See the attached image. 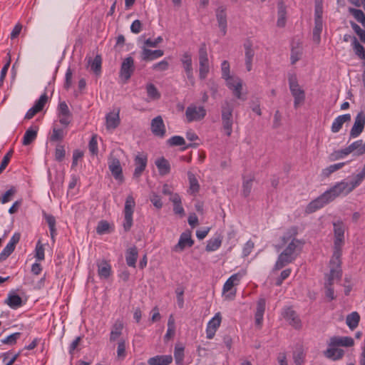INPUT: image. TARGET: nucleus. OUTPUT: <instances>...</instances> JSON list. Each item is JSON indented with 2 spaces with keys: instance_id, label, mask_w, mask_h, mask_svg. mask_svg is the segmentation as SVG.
Instances as JSON below:
<instances>
[{
  "instance_id": "obj_1",
  "label": "nucleus",
  "mask_w": 365,
  "mask_h": 365,
  "mask_svg": "<svg viewBox=\"0 0 365 365\" xmlns=\"http://www.w3.org/2000/svg\"><path fill=\"white\" fill-rule=\"evenodd\" d=\"M334 244L332 255L327 264L329 272L324 273V296L328 302L336 299L334 282L342 278V249L345 245V225L341 220L333 222Z\"/></svg>"
},
{
  "instance_id": "obj_2",
  "label": "nucleus",
  "mask_w": 365,
  "mask_h": 365,
  "mask_svg": "<svg viewBox=\"0 0 365 365\" xmlns=\"http://www.w3.org/2000/svg\"><path fill=\"white\" fill-rule=\"evenodd\" d=\"M297 234L298 227L292 226L281 237V244L276 246L277 249L279 250L287 244V245L283 252L279 255L274 267V270H279L288 264L292 263L300 253L304 245V241L297 239L296 236Z\"/></svg>"
},
{
  "instance_id": "obj_3",
  "label": "nucleus",
  "mask_w": 365,
  "mask_h": 365,
  "mask_svg": "<svg viewBox=\"0 0 365 365\" xmlns=\"http://www.w3.org/2000/svg\"><path fill=\"white\" fill-rule=\"evenodd\" d=\"M365 178V164L362 170L356 175L354 181L350 182L341 181L336 183L329 190L321 195V207L328 204L341 195H346L351 192Z\"/></svg>"
},
{
  "instance_id": "obj_4",
  "label": "nucleus",
  "mask_w": 365,
  "mask_h": 365,
  "mask_svg": "<svg viewBox=\"0 0 365 365\" xmlns=\"http://www.w3.org/2000/svg\"><path fill=\"white\" fill-rule=\"evenodd\" d=\"M234 106L230 101L225 100L221 104L222 125L226 135L230 137L232 133Z\"/></svg>"
},
{
  "instance_id": "obj_5",
  "label": "nucleus",
  "mask_w": 365,
  "mask_h": 365,
  "mask_svg": "<svg viewBox=\"0 0 365 365\" xmlns=\"http://www.w3.org/2000/svg\"><path fill=\"white\" fill-rule=\"evenodd\" d=\"M135 202L132 195H128L125 202L124 222L123 224L125 232H128L133 225V214Z\"/></svg>"
},
{
  "instance_id": "obj_6",
  "label": "nucleus",
  "mask_w": 365,
  "mask_h": 365,
  "mask_svg": "<svg viewBox=\"0 0 365 365\" xmlns=\"http://www.w3.org/2000/svg\"><path fill=\"white\" fill-rule=\"evenodd\" d=\"M135 71L134 59L131 56L125 58L121 63L120 77L126 83Z\"/></svg>"
},
{
  "instance_id": "obj_7",
  "label": "nucleus",
  "mask_w": 365,
  "mask_h": 365,
  "mask_svg": "<svg viewBox=\"0 0 365 365\" xmlns=\"http://www.w3.org/2000/svg\"><path fill=\"white\" fill-rule=\"evenodd\" d=\"M185 115L189 123L192 121H197L205 118L206 115V110L203 106L197 107L191 105L187 108Z\"/></svg>"
},
{
  "instance_id": "obj_8",
  "label": "nucleus",
  "mask_w": 365,
  "mask_h": 365,
  "mask_svg": "<svg viewBox=\"0 0 365 365\" xmlns=\"http://www.w3.org/2000/svg\"><path fill=\"white\" fill-rule=\"evenodd\" d=\"M365 126V114L363 111L359 112L356 118L354 123L350 130L349 139L359 136L363 132Z\"/></svg>"
},
{
  "instance_id": "obj_9",
  "label": "nucleus",
  "mask_w": 365,
  "mask_h": 365,
  "mask_svg": "<svg viewBox=\"0 0 365 365\" xmlns=\"http://www.w3.org/2000/svg\"><path fill=\"white\" fill-rule=\"evenodd\" d=\"M148 163L147 155L144 153L138 154L134 159L135 170L133 178L139 179L143 171L145 170Z\"/></svg>"
},
{
  "instance_id": "obj_10",
  "label": "nucleus",
  "mask_w": 365,
  "mask_h": 365,
  "mask_svg": "<svg viewBox=\"0 0 365 365\" xmlns=\"http://www.w3.org/2000/svg\"><path fill=\"white\" fill-rule=\"evenodd\" d=\"M303 55L302 42L299 38H294L291 43V63L295 64L299 61Z\"/></svg>"
},
{
  "instance_id": "obj_11",
  "label": "nucleus",
  "mask_w": 365,
  "mask_h": 365,
  "mask_svg": "<svg viewBox=\"0 0 365 365\" xmlns=\"http://www.w3.org/2000/svg\"><path fill=\"white\" fill-rule=\"evenodd\" d=\"M282 316L294 328L297 329L301 328V320L297 312L292 307L284 308L282 312Z\"/></svg>"
},
{
  "instance_id": "obj_12",
  "label": "nucleus",
  "mask_w": 365,
  "mask_h": 365,
  "mask_svg": "<svg viewBox=\"0 0 365 365\" xmlns=\"http://www.w3.org/2000/svg\"><path fill=\"white\" fill-rule=\"evenodd\" d=\"M20 238V233L16 232L13 235L9 242L0 253V262L5 260L11 255V254L14 251L16 245L19 243Z\"/></svg>"
},
{
  "instance_id": "obj_13",
  "label": "nucleus",
  "mask_w": 365,
  "mask_h": 365,
  "mask_svg": "<svg viewBox=\"0 0 365 365\" xmlns=\"http://www.w3.org/2000/svg\"><path fill=\"white\" fill-rule=\"evenodd\" d=\"M227 86L232 91L233 95L240 100L245 101L246 97L242 93V81L235 77L232 78V81H228L226 82Z\"/></svg>"
},
{
  "instance_id": "obj_14",
  "label": "nucleus",
  "mask_w": 365,
  "mask_h": 365,
  "mask_svg": "<svg viewBox=\"0 0 365 365\" xmlns=\"http://www.w3.org/2000/svg\"><path fill=\"white\" fill-rule=\"evenodd\" d=\"M194 244V240L191 237V232L187 230L180 235L179 241L175 245L173 250L175 252H182L186 247H191Z\"/></svg>"
},
{
  "instance_id": "obj_15",
  "label": "nucleus",
  "mask_w": 365,
  "mask_h": 365,
  "mask_svg": "<svg viewBox=\"0 0 365 365\" xmlns=\"http://www.w3.org/2000/svg\"><path fill=\"white\" fill-rule=\"evenodd\" d=\"M108 168L115 180H123L122 167L120 160L113 156L108 158Z\"/></svg>"
},
{
  "instance_id": "obj_16",
  "label": "nucleus",
  "mask_w": 365,
  "mask_h": 365,
  "mask_svg": "<svg viewBox=\"0 0 365 365\" xmlns=\"http://www.w3.org/2000/svg\"><path fill=\"white\" fill-rule=\"evenodd\" d=\"M150 129L153 134L155 136L162 138L165 135V126L160 115L154 118L151 120Z\"/></svg>"
},
{
  "instance_id": "obj_17",
  "label": "nucleus",
  "mask_w": 365,
  "mask_h": 365,
  "mask_svg": "<svg viewBox=\"0 0 365 365\" xmlns=\"http://www.w3.org/2000/svg\"><path fill=\"white\" fill-rule=\"evenodd\" d=\"M58 118L60 123L65 126L71 123V113L65 101L58 105Z\"/></svg>"
},
{
  "instance_id": "obj_18",
  "label": "nucleus",
  "mask_w": 365,
  "mask_h": 365,
  "mask_svg": "<svg viewBox=\"0 0 365 365\" xmlns=\"http://www.w3.org/2000/svg\"><path fill=\"white\" fill-rule=\"evenodd\" d=\"M288 81L290 92L293 97L305 94L304 91L299 86L297 75L294 73H288Z\"/></svg>"
},
{
  "instance_id": "obj_19",
  "label": "nucleus",
  "mask_w": 365,
  "mask_h": 365,
  "mask_svg": "<svg viewBox=\"0 0 365 365\" xmlns=\"http://www.w3.org/2000/svg\"><path fill=\"white\" fill-rule=\"evenodd\" d=\"M221 316L220 313H217L213 318L207 323L206 328L207 338L211 339L214 337L217 328L221 323Z\"/></svg>"
},
{
  "instance_id": "obj_20",
  "label": "nucleus",
  "mask_w": 365,
  "mask_h": 365,
  "mask_svg": "<svg viewBox=\"0 0 365 365\" xmlns=\"http://www.w3.org/2000/svg\"><path fill=\"white\" fill-rule=\"evenodd\" d=\"M216 18L222 35L227 33V14L225 6H219L216 10Z\"/></svg>"
},
{
  "instance_id": "obj_21",
  "label": "nucleus",
  "mask_w": 365,
  "mask_h": 365,
  "mask_svg": "<svg viewBox=\"0 0 365 365\" xmlns=\"http://www.w3.org/2000/svg\"><path fill=\"white\" fill-rule=\"evenodd\" d=\"M354 344V341L351 336H333L330 339V345L332 346L351 347Z\"/></svg>"
},
{
  "instance_id": "obj_22",
  "label": "nucleus",
  "mask_w": 365,
  "mask_h": 365,
  "mask_svg": "<svg viewBox=\"0 0 365 365\" xmlns=\"http://www.w3.org/2000/svg\"><path fill=\"white\" fill-rule=\"evenodd\" d=\"M344 355V351L337 346H332L329 344V348L324 351V356L333 361L340 360Z\"/></svg>"
},
{
  "instance_id": "obj_23",
  "label": "nucleus",
  "mask_w": 365,
  "mask_h": 365,
  "mask_svg": "<svg viewBox=\"0 0 365 365\" xmlns=\"http://www.w3.org/2000/svg\"><path fill=\"white\" fill-rule=\"evenodd\" d=\"M120 119L119 110L110 112L106 116V126L107 130L115 129L120 125Z\"/></svg>"
},
{
  "instance_id": "obj_24",
  "label": "nucleus",
  "mask_w": 365,
  "mask_h": 365,
  "mask_svg": "<svg viewBox=\"0 0 365 365\" xmlns=\"http://www.w3.org/2000/svg\"><path fill=\"white\" fill-rule=\"evenodd\" d=\"M351 119L349 113L344 114L337 116L332 123L331 130L332 133H338L345 123L350 122Z\"/></svg>"
},
{
  "instance_id": "obj_25",
  "label": "nucleus",
  "mask_w": 365,
  "mask_h": 365,
  "mask_svg": "<svg viewBox=\"0 0 365 365\" xmlns=\"http://www.w3.org/2000/svg\"><path fill=\"white\" fill-rule=\"evenodd\" d=\"M244 48L246 68L248 71H250L252 67V60L255 56V51L252 49V43L249 41L244 43Z\"/></svg>"
},
{
  "instance_id": "obj_26",
  "label": "nucleus",
  "mask_w": 365,
  "mask_h": 365,
  "mask_svg": "<svg viewBox=\"0 0 365 365\" xmlns=\"http://www.w3.org/2000/svg\"><path fill=\"white\" fill-rule=\"evenodd\" d=\"M163 54L164 52L163 50L158 49L153 51L145 47H143V51L141 52V58L143 61H149L160 58L163 56Z\"/></svg>"
},
{
  "instance_id": "obj_27",
  "label": "nucleus",
  "mask_w": 365,
  "mask_h": 365,
  "mask_svg": "<svg viewBox=\"0 0 365 365\" xmlns=\"http://www.w3.org/2000/svg\"><path fill=\"white\" fill-rule=\"evenodd\" d=\"M266 300L264 298H259L257 303L255 312V324L261 326L263 321V316L265 311Z\"/></svg>"
},
{
  "instance_id": "obj_28",
  "label": "nucleus",
  "mask_w": 365,
  "mask_h": 365,
  "mask_svg": "<svg viewBox=\"0 0 365 365\" xmlns=\"http://www.w3.org/2000/svg\"><path fill=\"white\" fill-rule=\"evenodd\" d=\"M173 362L171 355H158L148 360L149 365H169Z\"/></svg>"
},
{
  "instance_id": "obj_29",
  "label": "nucleus",
  "mask_w": 365,
  "mask_h": 365,
  "mask_svg": "<svg viewBox=\"0 0 365 365\" xmlns=\"http://www.w3.org/2000/svg\"><path fill=\"white\" fill-rule=\"evenodd\" d=\"M287 7L282 0L277 3V15L278 19L277 25L279 27H284L286 24Z\"/></svg>"
},
{
  "instance_id": "obj_30",
  "label": "nucleus",
  "mask_w": 365,
  "mask_h": 365,
  "mask_svg": "<svg viewBox=\"0 0 365 365\" xmlns=\"http://www.w3.org/2000/svg\"><path fill=\"white\" fill-rule=\"evenodd\" d=\"M138 257V251L135 246H133L126 250L125 260L129 267H135V264Z\"/></svg>"
},
{
  "instance_id": "obj_31",
  "label": "nucleus",
  "mask_w": 365,
  "mask_h": 365,
  "mask_svg": "<svg viewBox=\"0 0 365 365\" xmlns=\"http://www.w3.org/2000/svg\"><path fill=\"white\" fill-rule=\"evenodd\" d=\"M315 26L313 31V41L319 43V1L315 0Z\"/></svg>"
},
{
  "instance_id": "obj_32",
  "label": "nucleus",
  "mask_w": 365,
  "mask_h": 365,
  "mask_svg": "<svg viewBox=\"0 0 365 365\" xmlns=\"http://www.w3.org/2000/svg\"><path fill=\"white\" fill-rule=\"evenodd\" d=\"M38 126L31 127L25 132L22 143L24 145H29L34 141L37 137Z\"/></svg>"
},
{
  "instance_id": "obj_33",
  "label": "nucleus",
  "mask_w": 365,
  "mask_h": 365,
  "mask_svg": "<svg viewBox=\"0 0 365 365\" xmlns=\"http://www.w3.org/2000/svg\"><path fill=\"white\" fill-rule=\"evenodd\" d=\"M155 163L160 175H165L170 172V165L164 157L158 158Z\"/></svg>"
},
{
  "instance_id": "obj_34",
  "label": "nucleus",
  "mask_w": 365,
  "mask_h": 365,
  "mask_svg": "<svg viewBox=\"0 0 365 365\" xmlns=\"http://www.w3.org/2000/svg\"><path fill=\"white\" fill-rule=\"evenodd\" d=\"M123 329V322L120 319H117L112 326V329L110 334V341H115L122 334Z\"/></svg>"
},
{
  "instance_id": "obj_35",
  "label": "nucleus",
  "mask_w": 365,
  "mask_h": 365,
  "mask_svg": "<svg viewBox=\"0 0 365 365\" xmlns=\"http://www.w3.org/2000/svg\"><path fill=\"white\" fill-rule=\"evenodd\" d=\"M170 200L173 203V212L175 215H178L180 217L185 215V210L181 205V198L177 193L172 195Z\"/></svg>"
},
{
  "instance_id": "obj_36",
  "label": "nucleus",
  "mask_w": 365,
  "mask_h": 365,
  "mask_svg": "<svg viewBox=\"0 0 365 365\" xmlns=\"http://www.w3.org/2000/svg\"><path fill=\"white\" fill-rule=\"evenodd\" d=\"M5 303L12 309H17L22 305V299L16 294L9 293Z\"/></svg>"
},
{
  "instance_id": "obj_37",
  "label": "nucleus",
  "mask_w": 365,
  "mask_h": 365,
  "mask_svg": "<svg viewBox=\"0 0 365 365\" xmlns=\"http://www.w3.org/2000/svg\"><path fill=\"white\" fill-rule=\"evenodd\" d=\"M222 237L220 235L212 237L207 241V244L205 247L207 252H213L217 250L222 244Z\"/></svg>"
},
{
  "instance_id": "obj_38",
  "label": "nucleus",
  "mask_w": 365,
  "mask_h": 365,
  "mask_svg": "<svg viewBox=\"0 0 365 365\" xmlns=\"http://www.w3.org/2000/svg\"><path fill=\"white\" fill-rule=\"evenodd\" d=\"M351 46L355 54L361 59L365 61V49L355 36L352 37Z\"/></svg>"
},
{
  "instance_id": "obj_39",
  "label": "nucleus",
  "mask_w": 365,
  "mask_h": 365,
  "mask_svg": "<svg viewBox=\"0 0 365 365\" xmlns=\"http://www.w3.org/2000/svg\"><path fill=\"white\" fill-rule=\"evenodd\" d=\"M305 354L302 345H297L293 352V359L296 365H302L304 361Z\"/></svg>"
},
{
  "instance_id": "obj_40",
  "label": "nucleus",
  "mask_w": 365,
  "mask_h": 365,
  "mask_svg": "<svg viewBox=\"0 0 365 365\" xmlns=\"http://www.w3.org/2000/svg\"><path fill=\"white\" fill-rule=\"evenodd\" d=\"M360 320V316L356 312H353L352 313L347 315L346 319V323L347 326L351 329H354L359 324Z\"/></svg>"
},
{
  "instance_id": "obj_41",
  "label": "nucleus",
  "mask_w": 365,
  "mask_h": 365,
  "mask_svg": "<svg viewBox=\"0 0 365 365\" xmlns=\"http://www.w3.org/2000/svg\"><path fill=\"white\" fill-rule=\"evenodd\" d=\"M175 333V319L173 315H170L168 322V330L164 336L165 341H168L170 338L173 337Z\"/></svg>"
},
{
  "instance_id": "obj_42",
  "label": "nucleus",
  "mask_w": 365,
  "mask_h": 365,
  "mask_svg": "<svg viewBox=\"0 0 365 365\" xmlns=\"http://www.w3.org/2000/svg\"><path fill=\"white\" fill-rule=\"evenodd\" d=\"M102 59L100 55H97L93 60L89 59L88 63L91 64V70L96 74L99 75L101 71Z\"/></svg>"
},
{
  "instance_id": "obj_43",
  "label": "nucleus",
  "mask_w": 365,
  "mask_h": 365,
  "mask_svg": "<svg viewBox=\"0 0 365 365\" xmlns=\"http://www.w3.org/2000/svg\"><path fill=\"white\" fill-rule=\"evenodd\" d=\"M110 265L106 261H102L98 264V272L101 277L108 278L110 274Z\"/></svg>"
},
{
  "instance_id": "obj_44",
  "label": "nucleus",
  "mask_w": 365,
  "mask_h": 365,
  "mask_svg": "<svg viewBox=\"0 0 365 365\" xmlns=\"http://www.w3.org/2000/svg\"><path fill=\"white\" fill-rule=\"evenodd\" d=\"M189 183H190V190L192 194H195L198 192L200 190V185L198 183V180L193 173L191 172H188L187 173Z\"/></svg>"
},
{
  "instance_id": "obj_45",
  "label": "nucleus",
  "mask_w": 365,
  "mask_h": 365,
  "mask_svg": "<svg viewBox=\"0 0 365 365\" xmlns=\"http://www.w3.org/2000/svg\"><path fill=\"white\" fill-rule=\"evenodd\" d=\"M199 77L200 79H205L210 71L209 60H199Z\"/></svg>"
},
{
  "instance_id": "obj_46",
  "label": "nucleus",
  "mask_w": 365,
  "mask_h": 365,
  "mask_svg": "<svg viewBox=\"0 0 365 365\" xmlns=\"http://www.w3.org/2000/svg\"><path fill=\"white\" fill-rule=\"evenodd\" d=\"M345 164H346L345 163H338L331 165L329 167L323 169L322 174L324 177L327 178L331 173L342 168Z\"/></svg>"
},
{
  "instance_id": "obj_47",
  "label": "nucleus",
  "mask_w": 365,
  "mask_h": 365,
  "mask_svg": "<svg viewBox=\"0 0 365 365\" xmlns=\"http://www.w3.org/2000/svg\"><path fill=\"white\" fill-rule=\"evenodd\" d=\"M148 96L153 100H158L160 98V93L153 83H148L146 86Z\"/></svg>"
},
{
  "instance_id": "obj_48",
  "label": "nucleus",
  "mask_w": 365,
  "mask_h": 365,
  "mask_svg": "<svg viewBox=\"0 0 365 365\" xmlns=\"http://www.w3.org/2000/svg\"><path fill=\"white\" fill-rule=\"evenodd\" d=\"M222 70V78H224L226 82L228 81H232L235 77L231 76L230 73V63L227 61H223L221 64Z\"/></svg>"
},
{
  "instance_id": "obj_49",
  "label": "nucleus",
  "mask_w": 365,
  "mask_h": 365,
  "mask_svg": "<svg viewBox=\"0 0 365 365\" xmlns=\"http://www.w3.org/2000/svg\"><path fill=\"white\" fill-rule=\"evenodd\" d=\"M184 347L175 346L174 350V358L178 365H181L184 360Z\"/></svg>"
},
{
  "instance_id": "obj_50",
  "label": "nucleus",
  "mask_w": 365,
  "mask_h": 365,
  "mask_svg": "<svg viewBox=\"0 0 365 365\" xmlns=\"http://www.w3.org/2000/svg\"><path fill=\"white\" fill-rule=\"evenodd\" d=\"M184 70L186 73L187 78L192 82V83H194V77H193V69H192V61L186 62L184 61V63H182Z\"/></svg>"
},
{
  "instance_id": "obj_51",
  "label": "nucleus",
  "mask_w": 365,
  "mask_h": 365,
  "mask_svg": "<svg viewBox=\"0 0 365 365\" xmlns=\"http://www.w3.org/2000/svg\"><path fill=\"white\" fill-rule=\"evenodd\" d=\"M17 190L16 187L11 186V187L4 194V195L1 197V202L3 204H5L8 202H9L11 198L14 197V195L16 193Z\"/></svg>"
},
{
  "instance_id": "obj_52",
  "label": "nucleus",
  "mask_w": 365,
  "mask_h": 365,
  "mask_svg": "<svg viewBox=\"0 0 365 365\" xmlns=\"http://www.w3.org/2000/svg\"><path fill=\"white\" fill-rule=\"evenodd\" d=\"M253 179L245 180L242 183V195L247 197L250 195L252 187Z\"/></svg>"
},
{
  "instance_id": "obj_53",
  "label": "nucleus",
  "mask_w": 365,
  "mask_h": 365,
  "mask_svg": "<svg viewBox=\"0 0 365 365\" xmlns=\"http://www.w3.org/2000/svg\"><path fill=\"white\" fill-rule=\"evenodd\" d=\"M64 138V132L63 129L56 128L53 129L52 135L50 137L51 141L56 142L62 140Z\"/></svg>"
},
{
  "instance_id": "obj_54",
  "label": "nucleus",
  "mask_w": 365,
  "mask_h": 365,
  "mask_svg": "<svg viewBox=\"0 0 365 365\" xmlns=\"http://www.w3.org/2000/svg\"><path fill=\"white\" fill-rule=\"evenodd\" d=\"M319 208V197H317L315 200H312L309 204L307 206L305 209V212L307 214H311L312 212H316Z\"/></svg>"
},
{
  "instance_id": "obj_55",
  "label": "nucleus",
  "mask_w": 365,
  "mask_h": 365,
  "mask_svg": "<svg viewBox=\"0 0 365 365\" xmlns=\"http://www.w3.org/2000/svg\"><path fill=\"white\" fill-rule=\"evenodd\" d=\"M110 225L106 220H101L97 225L96 232L103 235L109 232Z\"/></svg>"
},
{
  "instance_id": "obj_56",
  "label": "nucleus",
  "mask_w": 365,
  "mask_h": 365,
  "mask_svg": "<svg viewBox=\"0 0 365 365\" xmlns=\"http://www.w3.org/2000/svg\"><path fill=\"white\" fill-rule=\"evenodd\" d=\"M168 144L170 146H178L185 144V139L179 135H175L171 137L167 141Z\"/></svg>"
},
{
  "instance_id": "obj_57",
  "label": "nucleus",
  "mask_w": 365,
  "mask_h": 365,
  "mask_svg": "<svg viewBox=\"0 0 365 365\" xmlns=\"http://www.w3.org/2000/svg\"><path fill=\"white\" fill-rule=\"evenodd\" d=\"M48 96L46 95V93H44L43 94H42L40 98H38V100H37L34 106L37 108L39 111L42 110L43 108H44L46 103H47L48 101Z\"/></svg>"
},
{
  "instance_id": "obj_58",
  "label": "nucleus",
  "mask_w": 365,
  "mask_h": 365,
  "mask_svg": "<svg viewBox=\"0 0 365 365\" xmlns=\"http://www.w3.org/2000/svg\"><path fill=\"white\" fill-rule=\"evenodd\" d=\"M21 333L16 332L14 333L7 337H6L4 339L1 340V342L4 344H9V345H13L16 343L17 339L20 337Z\"/></svg>"
},
{
  "instance_id": "obj_59",
  "label": "nucleus",
  "mask_w": 365,
  "mask_h": 365,
  "mask_svg": "<svg viewBox=\"0 0 365 365\" xmlns=\"http://www.w3.org/2000/svg\"><path fill=\"white\" fill-rule=\"evenodd\" d=\"M66 151L63 145H58L55 150V159L58 162H61L65 158Z\"/></svg>"
},
{
  "instance_id": "obj_60",
  "label": "nucleus",
  "mask_w": 365,
  "mask_h": 365,
  "mask_svg": "<svg viewBox=\"0 0 365 365\" xmlns=\"http://www.w3.org/2000/svg\"><path fill=\"white\" fill-rule=\"evenodd\" d=\"M349 147L351 148V150L356 151V154L358 155H364L365 153L361 152V147H363V140H358L354 142H353L351 144L349 145Z\"/></svg>"
},
{
  "instance_id": "obj_61",
  "label": "nucleus",
  "mask_w": 365,
  "mask_h": 365,
  "mask_svg": "<svg viewBox=\"0 0 365 365\" xmlns=\"http://www.w3.org/2000/svg\"><path fill=\"white\" fill-rule=\"evenodd\" d=\"M117 355L120 359H124L126 356L125 351V341L121 339L118 343Z\"/></svg>"
},
{
  "instance_id": "obj_62",
  "label": "nucleus",
  "mask_w": 365,
  "mask_h": 365,
  "mask_svg": "<svg viewBox=\"0 0 365 365\" xmlns=\"http://www.w3.org/2000/svg\"><path fill=\"white\" fill-rule=\"evenodd\" d=\"M42 215L43 218L45 219L46 223L48 225L49 228L56 227V220L53 215L51 214H48L46 211L42 210Z\"/></svg>"
},
{
  "instance_id": "obj_63",
  "label": "nucleus",
  "mask_w": 365,
  "mask_h": 365,
  "mask_svg": "<svg viewBox=\"0 0 365 365\" xmlns=\"http://www.w3.org/2000/svg\"><path fill=\"white\" fill-rule=\"evenodd\" d=\"M351 26L356 34L359 36L361 41L365 42V31L354 22H351Z\"/></svg>"
},
{
  "instance_id": "obj_64",
  "label": "nucleus",
  "mask_w": 365,
  "mask_h": 365,
  "mask_svg": "<svg viewBox=\"0 0 365 365\" xmlns=\"http://www.w3.org/2000/svg\"><path fill=\"white\" fill-rule=\"evenodd\" d=\"M35 257L39 261L44 259V248L43 245L38 241L36 246V255Z\"/></svg>"
}]
</instances>
